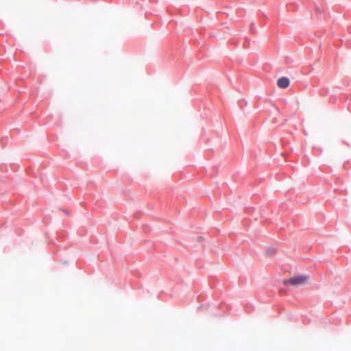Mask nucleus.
Masks as SVG:
<instances>
[{"instance_id": "nucleus-1", "label": "nucleus", "mask_w": 351, "mask_h": 351, "mask_svg": "<svg viewBox=\"0 0 351 351\" xmlns=\"http://www.w3.org/2000/svg\"><path fill=\"white\" fill-rule=\"evenodd\" d=\"M309 279V276L307 275H300L293 276L285 281V284L291 285L293 286H299L304 285L307 282Z\"/></svg>"}, {"instance_id": "nucleus-2", "label": "nucleus", "mask_w": 351, "mask_h": 351, "mask_svg": "<svg viewBox=\"0 0 351 351\" xmlns=\"http://www.w3.org/2000/svg\"><path fill=\"white\" fill-rule=\"evenodd\" d=\"M290 84L289 80L286 77H280L277 81V85L280 88H286Z\"/></svg>"}]
</instances>
